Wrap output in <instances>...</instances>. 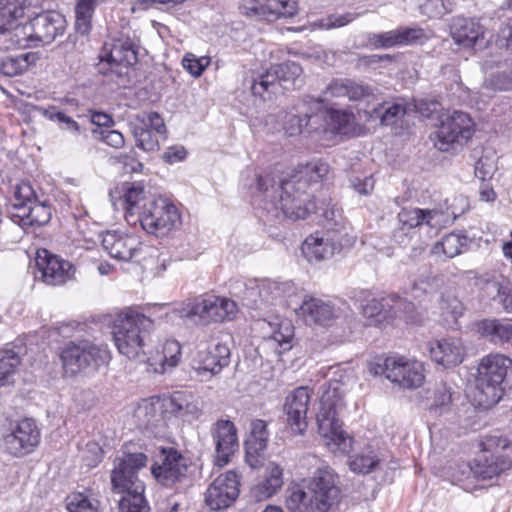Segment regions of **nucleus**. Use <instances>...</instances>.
I'll return each instance as SVG.
<instances>
[{"mask_svg":"<svg viewBox=\"0 0 512 512\" xmlns=\"http://www.w3.org/2000/svg\"><path fill=\"white\" fill-rule=\"evenodd\" d=\"M257 190L255 201L258 206L274 218L283 216L296 221L305 219L316 209L312 191L290 177L275 186L270 177L259 176Z\"/></svg>","mask_w":512,"mask_h":512,"instance_id":"f257e3e1","label":"nucleus"},{"mask_svg":"<svg viewBox=\"0 0 512 512\" xmlns=\"http://www.w3.org/2000/svg\"><path fill=\"white\" fill-rule=\"evenodd\" d=\"M342 498L339 475L329 466L315 469L303 480V487H295L286 498L289 512H329Z\"/></svg>","mask_w":512,"mask_h":512,"instance_id":"f03ea898","label":"nucleus"},{"mask_svg":"<svg viewBox=\"0 0 512 512\" xmlns=\"http://www.w3.org/2000/svg\"><path fill=\"white\" fill-rule=\"evenodd\" d=\"M147 464L144 453H132L116 459L110 474L111 492L120 495V512H149L150 507L144 497L145 486L138 477V471Z\"/></svg>","mask_w":512,"mask_h":512,"instance_id":"7ed1b4c3","label":"nucleus"},{"mask_svg":"<svg viewBox=\"0 0 512 512\" xmlns=\"http://www.w3.org/2000/svg\"><path fill=\"white\" fill-rule=\"evenodd\" d=\"M153 329V320L144 314L133 310L118 314L112 332L118 351L128 359L150 361L145 347Z\"/></svg>","mask_w":512,"mask_h":512,"instance_id":"20e7f679","label":"nucleus"},{"mask_svg":"<svg viewBox=\"0 0 512 512\" xmlns=\"http://www.w3.org/2000/svg\"><path fill=\"white\" fill-rule=\"evenodd\" d=\"M343 407L339 384L330 385L320 398L316 421L324 444L333 452L348 453L352 448V439L342 429V422L338 417Z\"/></svg>","mask_w":512,"mask_h":512,"instance_id":"39448f33","label":"nucleus"},{"mask_svg":"<svg viewBox=\"0 0 512 512\" xmlns=\"http://www.w3.org/2000/svg\"><path fill=\"white\" fill-rule=\"evenodd\" d=\"M476 389L481 394L480 403L497 404L506 390L512 388V359L500 353L483 357L477 368Z\"/></svg>","mask_w":512,"mask_h":512,"instance_id":"423d86ee","label":"nucleus"},{"mask_svg":"<svg viewBox=\"0 0 512 512\" xmlns=\"http://www.w3.org/2000/svg\"><path fill=\"white\" fill-rule=\"evenodd\" d=\"M250 89L254 96L271 100L282 90L295 89L302 85V67L292 61L273 65L264 72L252 73Z\"/></svg>","mask_w":512,"mask_h":512,"instance_id":"0eeeda50","label":"nucleus"},{"mask_svg":"<svg viewBox=\"0 0 512 512\" xmlns=\"http://www.w3.org/2000/svg\"><path fill=\"white\" fill-rule=\"evenodd\" d=\"M41 432L32 418L9 419L0 429V445L16 458L33 453L39 446Z\"/></svg>","mask_w":512,"mask_h":512,"instance_id":"6e6552de","label":"nucleus"},{"mask_svg":"<svg viewBox=\"0 0 512 512\" xmlns=\"http://www.w3.org/2000/svg\"><path fill=\"white\" fill-rule=\"evenodd\" d=\"M66 28L65 17L56 11L37 14L29 24L14 32L16 43L23 47H37L52 43Z\"/></svg>","mask_w":512,"mask_h":512,"instance_id":"1a4fd4ad","label":"nucleus"},{"mask_svg":"<svg viewBox=\"0 0 512 512\" xmlns=\"http://www.w3.org/2000/svg\"><path fill=\"white\" fill-rule=\"evenodd\" d=\"M139 43L134 32L120 31L106 41L100 51L101 62H107L111 73L127 77L130 68L138 61Z\"/></svg>","mask_w":512,"mask_h":512,"instance_id":"9d476101","label":"nucleus"},{"mask_svg":"<svg viewBox=\"0 0 512 512\" xmlns=\"http://www.w3.org/2000/svg\"><path fill=\"white\" fill-rule=\"evenodd\" d=\"M136 221L147 233L162 237L180 223V215L177 207L167 199L151 198L143 204L133 223Z\"/></svg>","mask_w":512,"mask_h":512,"instance_id":"9b49d317","label":"nucleus"},{"mask_svg":"<svg viewBox=\"0 0 512 512\" xmlns=\"http://www.w3.org/2000/svg\"><path fill=\"white\" fill-rule=\"evenodd\" d=\"M110 353L106 346L88 340L70 342L61 353L63 366L75 374L83 369L97 370L108 363Z\"/></svg>","mask_w":512,"mask_h":512,"instance_id":"f8f14e48","label":"nucleus"},{"mask_svg":"<svg viewBox=\"0 0 512 512\" xmlns=\"http://www.w3.org/2000/svg\"><path fill=\"white\" fill-rule=\"evenodd\" d=\"M474 132V122L462 111L442 115L435 131L434 145L440 151H449L456 144L467 142Z\"/></svg>","mask_w":512,"mask_h":512,"instance_id":"ddd939ff","label":"nucleus"},{"mask_svg":"<svg viewBox=\"0 0 512 512\" xmlns=\"http://www.w3.org/2000/svg\"><path fill=\"white\" fill-rule=\"evenodd\" d=\"M237 313V304L228 298L205 295L189 305L185 316L197 317L201 324L232 320Z\"/></svg>","mask_w":512,"mask_h":512,"instance_id":"4468645a","label":"nucleus"},{"mask_svg":"<svg viewBox=\"0 0 512 512\" xmlns=\"http://www.w3.org/2000/svg\"><path fill=\"white\" fill-rule=\"evenodd\" d=\"M188 460L174 448H162L156 456L151 473L165 487L181 483L187 476Z\"/></svg>","mask_w":512,"mask_h":512,"instance_id":"2eb2a0df","label":"nucleus"},{"mask_svg":"<svg viewBox=\"0 0 512 512\" xmlns=\"http://www.w3.org/2000/svg\"><path fill=\"white\" fill-rule=\"evenodd\" d=\"M35 263L37 269L35 277L50 286L65 284L73 278L75 272L69 261L51 254L46 249L37 252Z\"/></svg>","mask_w":512,"mask_h":512,"instance_id":"dca6fc26","label":"nucleus"},{"mask_svg":"<svg viewBox=\"0 0 512 512\" xmlns=\"http://www.w3.org/2000/svg\"><path fill=\"white\" fill-rule=\"evenodd\" d=\"M240 477L235 471L219 475L209 485L205 493V503L211 510L230 507L240 493Z\"/></svg>","mask_w":512,"mask_h":512,"instance_id":"f3484780","label":"nucleus"},{"mask_svg":"<svg viewBox=\"0 0 512 512\" xmlns=\"http://www.w3.org/2000/svg\"><path fill=\"white\" fill-rule=\"evenodd\" d=\"M343 235L330 234L326 231L323 236L310 235L303 242L301 251L309 262L327 260L339 253L342 248L352 245V238H342Z\"/></svg>","mask_w":512,"mask_h":512,"instance_id":"a211bd4d","label":"nucleus"},{"mask_svg":"<svg viewBox=\"0 0 512 512\" xmlns=\"http://www.w3.org/2000/svg\"><path fill=\"white\" fill-rule=\"evenodd\" d=\"M210 433L215 444V464L223 467L239 448L237 429L232 421L220 419L212 425Z\"/></svg>","mask_w":512,"mask_h":512,"instance_id":"6ab92c4d","label":"nucleus"},{"mask_svg":"<svg viewBox=\"0 0 512 512\" xmlns=\"http://www.w3.org/2000/svg\"><path fill=\"white\" fill-rule=\"evenodd\" d=\"M241 11L250 18L273 21L294 16L296 7L290 0H243Z\"/></svg>","mask_w":512,"mask_h":512,"instance_id":"aec40b11","label":"nucleus"},{"mask_svg":"<svg viewBox=\"0 0 512 512\" xmlns=\"http://www.w3.org/2000/svg\"><path fill=\"white\" fill-rule=\"evenodd\" d=\"M312 391L308 387H298L289 393L285 399L284 412L287 424L294 433L302 435L308 426L307 412Z\"/></svg>","mask_w":512,"mask_h":512,"instance_id":"412c9836","label":"nucleus"},{"mask_svg":"<svg viewBox=\"0 0 512 512\" xmlns=\"http://www.w3.org/2000/svg\"><path fill=\"white\" fill-rule=\"evenodd\" d=\"M345 97L351 101L370 103L375 95L368 85L359 84L350 79H335L326 87L317 101L324 103L333 98Z\"/></svg>","mask_w":512,"mask_h":512,"instance_id":"4be33fe9","label":"nucleus"},{"mask_svg":"<svg viewBox=\"0 0 512 512\" xmlns=\"http://www.w3.org/2000/svg\"><path fill=\"white\" fill-rule=\"evenodd\" d=\"M297 314L309 325L328 326L338 316V310L330 300L306 296Z\"/></svg>","mask_w":512,"mask_h":512,"instance_id":"5701e85b","label":"nucleus"},{"mask_svg":"<svg viewBox=\"0 0 512 512\" xmlns=\"http://www.w3.org/2000/svg\"><path fill=\"white\" fill-rule=\"evenodd\" d=\"M102 247L115 259L121 261L131 260L140 249L141 242L135 235L118 231H108L102 236Z\"/></svg>","mask_w":512,"mask_h":512,"instance_id":"b1692460","label":"nucleus"},{"mask_svg":"<svg viewBox=\"0 0 512 512\" xmlns=\"http://www.w3.org/2000/svg\"><path fill=\"white\" fill-rule=\"evenodd\" d=\"M440 213L437 210H425L420 208H403L397 216L398 228L393 232L395 241L403 243L412 229L426 224L430 227H435L437 222L435 218Z\"/></svg>","mask_w":512,"mask_h":512,"instance_id":"393cba45","label":"nucleus"},{"mask_svg":"<svg viewBox=\"0 0 512 512\" xmlns=\"http://www.w3.org/2000/svg\"><path fill=\"white\" fill-rule=\"evenodd\" d=\"M424 36L420 28L399 27L382 33H370L369 44L375 49H388L396 46L411 45Z\"/></svg>","mask_w":512,"mask_h":512,"instance_id":"a878e982","label":"nucleus"},{"mask_svg":"<svg viewBox=\"0 0 512 512\" xmlns=\"http://www.w3.org/2000/svg\"><path fill=\"white\" fill-rule=\"evenodd\" d=\"M230 349L224 343H216L206 350L198 351L195 360L198 375L209 373L210 376L219 374L230 363Z\"/></svg>","mask_w":512,"mask_h":512,"instance_id":"bb28decb","label":"nucleus"},{"mask_svg":"<svg viewBox=\"0 0 512 512\" xmlns=\"http://www.w3.org/2000/svg\"><path fill=\"white\" fill-rule=\"evenodd\" d=\"M477 334L494 345L512 346V321L486 318L474 323Z\"/></svg>","mask_w":512,"mask_h":512,"instance_id":"cd10ccee","label":"nucleus"},{"mask_svg":"<svg viewBox=\"0 0 512 512\" xmlns=\"http://www.w3.org/2000/svg\"><path fill=\"white\" fill-rule=\"evenodd\" d=\"M511 460L503 455L483 454L475 459L474 465L463 464V473L472 474L478 480H488L499 476L511 468Z\"/></svg>","mask_w":512,"mask_h":512,"instance_id":"c85d7f7f","label":"nucleus"},{"mask_svg":"<svg viewBox=\"0 0 512 512\" xmlns=\"http://www.w3.org/2000/svg\"><path fill=\"white\" fill-rule=\"evenodd\" d=\"M424 370L420 362L397 357L393 374L388 380L404 389L418 388L424 382Z\"/></svg>","mask_w":512,"mask_h":512,"instance_id":"c756f323","label":"nucleus"},{"mask_svg":"<svg viewBox=\"0 0 512 512\" xmlns=\"http://www.w3.org/2000/svg\"><path fill=\"white\" fill-rule=\"evenodd\" d=\"M431 358L444 367H454L463 361L464 347L459 338H446L430 343Z\"/></svg>","mask_w":512,"mask_h":512,"instance_id":"7c9ffc66","label":"nucleus"},{"mask_svg":"<svg viewBox=\"0 0 512 512\" xmlns=\"http://www.w3.org/2000/svg\"><path fill=\"white\" fill-rule=\"evenodd\" d=\"M485 30L479 22L464 17H457L450 26V34L456 44L472 48L484 38Z\"/></svg>","mask_w":512,"mask_h":512,"instance_id":"2f4dec72","label":"nucleus"},{"mask_svg":"<svg viewBox=\"0 0 512 512\" xmlns=\"http://www.w3.org/2000/svg\"><path fill=\"white\" fill-rule=\"evenodd\" d=\"M34 196L35 191L29 182H21L15 187L9 214L12 221L23 228L28 227L30 201Z\"/></svg>","mask_w":512,"mask_h":512,"instance_id":"473e14b6","label":"nucleus"},{"mask_svg":"<svg viewBox=\"0 0 512 512\" xmlns=\"http://www.w3.org/2000/svg\"><path fill=\"white\" fill-rule=\"evenodd\" d=\"M315 211L323 218V226L327 233H341L344 234L342 238H352V241L354 240V237L349 233V227L343 218L342 210L332 199H323L319 206L316 205Z\"/></svg>","mask_w":512,"mask_h":512,"instance_id":"72a5a7b5","label":"nucleus"},{"mask_svg":"<svg viewBox=\"0 0 512 512\" xmlns=\"http://www.w3.org/2000/svg\"><path fill=\"white\" fill-rule=\"evenodd\" d=\"M283 485V470L280 466L272 464L265 477L254 484L250 490V498L261 502L275 495Z\"/></svg>","mask_w":512,"mask_h":512,"instance_id":"f704fd0d","label":"nucleus"},{"mask_svg":"<svg viewBox=\"0 0 512 512\" xmlns=\"http://www.w3.org/2000/svg\"><path fill=\"white\" fill-rule=\"evenodd\" d=\"M268 442L267 424L264 420L256 419L251 423V435L246 441V458L251 467L258 464L257 456L263 452Z\"/></svg>","mask_w":512,"mask_h":512,"instance_id":"c9c22d12","label":"nucleus"},{"mask_svg":"<svg viewBox=\"0 0 512 512\" xmlns=\"http://www.w3.org/2000/svg\"><path fill=\"white\" fill-rule=\"evenodd\" d=\"M166 407L172 414L188 420L197 419L201 414L199 401L193 394L184 391L174 392Z\"/></svg>","mask_w":512,"mask_h":512,"instance_id":"e433bc0d","label":"nucleus"},{"mask_svg":"<svg viewBox=\"0 0 512 512\" xmlns=\"http://www.w3.org/2000/svg\"><path fill=\"white\" fill-rule=\"evenodd\" d=\"M233 289L243 306L254 310L267 308L261 281L249 280L247 282H237L233 286Z\"/></svg>","mask_w":512,"mask_h":512,"instance_id":"4c0bfd02","label":"nucleus"},{"mask_svg":"<svg viewBox=\"0 0 512 512\" xmlns=\"http://www.w3.org/2000/svg\"><path fill=\"white\" fill-rule=\"evenodd\" d=\"M146 361L156 373L164 374L176 367L181 360V345L176 340H166L163 344L161 354L156 357H149Z\"/></svg>","mask_w":512,"mask_h":512,"instance_id":"58836bf2","label":"nucleus"},{"mask_svg":"<svg viewBox=\"0 0 512 512\" xmlns=\"http://www.w3.org/2000/svg\"><path fill=\"white\" fill-rule=\"evenodd\" d=\"M152 196H147L144 185L141 182H133L129 184L123 195V205L125 209V217L128 222L134 220L135 216L139 217V212L143 204L149 201Z\"/></svg>","mask_w":512,"mask_h":512,"instance_id":"ea45409f","label":"nucleus"},{"mask_svg":"<svg viewBox=\"0 0 512 512\" xmlns=\"http://www.w3.org/2000/svg\"><path fill=\"white\" fill-rule=\"evenodd\" d=\"M329 172V165L321 160H314L301 165L290 178L311 191V186L318 184Z\"/></svg>","mask_w":512,"mask_h":512,"instance_id":"a19ab883","label":"nucleus"},{"mask_svg":"<svg viewBox=\"0 0 512 512\" xmlns=\"http://www.w3.org/2000/svg\"><path fill=\"white\" fill-rule=\"evenodd\" d=\"M25 351V347L15 343L0 351V388L10 382V377L16 372Z\"/></svg>","mask_w":512,"mask_h":512,"instance_id":"79ce46f5","label":"nucleus"},{"mask_svg":"<svg viewBox=\"0 0 512 512\" xmlns=\"http://www.w3.org/2000/svg\"><path fill=\"white\" fill-rule=\"evenodd\" d=\"M43 115L50 121L56 123L60 130L79 136L86 132L85 126L68 115L65 111L56 106H49L43 110Z\"/></svg>","mask_w":512,"mask_h":512,"instance_id":"37998d69","label":"nucleus"},{"mask_svg":"<svg viewBox=\"0 0 512 512\" xmlns=\"http://www.w3.org/2000/svg\"><path fill=\"white\" fill-rule=\"evenodd\" d=\"M262 291L267 307L291 297L295 293V286L292 282H277L262 280Z\"/></svg>","mask_w":512,"mask_h":512,"instance_id":"c03bdc74","label":"nucleus"},{"mask_svg":"<svg viewBox=\"0 0 512 512\" xmlns=\"http://www.w3.org/2000/svg\"><path fill=\"white\" fill-rule=\"evenodd\" d=\"M68 512H102L100 501L92 494L74 492L65 498Z\"/></svg>","mask_w":512,"mask_h":512,"instance_id":"a18cd8bd","label":"nucleus"},{"mask_svg":"<svg viewBox=\"0 0 512 512\" xmlns=\"http://www.w3.org/2000/svg\"><path fill=\"white\" fill-rule=\"evenodd\" d=\"M133 417L141 429H152L161 419L158 405L150 400H143L134 410Z\"/></svg>","mask_w":512,"mask_h":512,"instance_id":"49530a36","label":"nucleus"},{"mask_svg":"<svg viewBox=\"0 0 512 512\" xmlns=\"http://www.w3.org/2000/svg\"><path fill=\"white\" fill-rule=\"evenodd\" d=\"M483 292L507 312H512V286L502 285L496 280H487Z\"/></svg>","mask_w":512,"mask_h":512,"instance_id":"de8ad7c7","label":"nucleus"},{"mask_svg":"<svg viewBox=\"0 0 512 512\" xmlns=\"http://www.w3.org/2000/svg\"><path fill=\"white\" fill-rule=\"evenodd\" d=\"M98 0H78L75 7V28L78 34L85 36L91 28V18Z\"/></svg>","mask_w":512,"mask_h":512,"instance_id":"09e8293b","label":"nucleus"},{"mask_svg":"<svg viewBox=\"0 0 512 512\" xmlns=\"http://www.w3.org/2000/svg\"><path fill=\"white\" fill-rule=\"evenodd\" d=\"M33 57L30 53H21L17 55L6 56L0 65V71L9 77H13L25 72L29 65V59Z\"/></svg>","mask_w":512,"mask_h":512,"instance_id":"8fccbe9b","label":"nucleus"},{"mask_svg":"<svg viewBox=\"0 0 512 512\" xmlns=\"http://www.w3.org/2000/svg\"><path fill=\"white\" fill-rule=\"evenodd\" d=\"M28 227H40L47 224L52 216L51 206L46 201H38L36 195L30 201Z\"/></svg>","mask_w":512,"mask_h":512,"instance_id":"3c124183","label":"nucleus"},{"mask_svg":"<svg viewBox=\"0 0 512 512\" xmlns=\"http://www.w3.org/2000/svg\"><path fill=\"white\" fill-rule=\"evenodd\" d=\"M380 463L374 451H363L350 460V469L357 473L368 474L372 472Z\"/></svg>","mask_w":512,"mask_h":512,"instance_id":"603ef678","label":"nucleus"},{"mask_svg":"<svg viewBox=\"0 0 512 512\" xmlns=\"http://www.w3.org/2000/svg\"><path fill=\"white\" fill-rule=\"evenodd\" d=\"M481 445L483 452L512 448V432L493 431L484 437Z\"/></svg>","mask_w":512,"mask_h":512,"instance_id":"864d4df0","label":"nucleus"},{"mask_svg":"<svg viewBox=\"0 0 512 512\" xmlns=\"http://www.w3.org/2000/svg\"><path fill=\"white\" fill-rule=\"evenodd\" d=\"M466 245V236L457 233H449L442 238L441 242L437 243L436 248L440 246L443 253L448 258H453L461 254Z\"/></svg>","mask_w":512,"mask_h":512,"instance_id":"5fc2aeb1","label":"nucleus"},{"mask_svg":"<svg viewBox=\"0 0 512 512\" xmlns=\"http://www.w3.org/2000/svg\"><path fill=\"white\" fill-rule=\"evenodd\" d=\"M452 403V391L445 383H440L436 390L430 412L440 416L449 411Z\"/></svg>","mask_w":512,"mask_h":512,"instance_id":"6e6d98bb","label":"nucleus"},{"mask_svg":"<svg viewBox=\"0 0 512 512\" xmlns=\"http://www.w3.org/2000/svg\"><path fill=\"white\" fill-rule=\"evenodd\" d=\"M133 136L136 141V146L145 152H154L159 149L158 138L153 134L150 129L136 125L133 128Z\"/></svg>","mask_w":512,"mask_h":512,"instance_id":"4d7b16f0","label":"nucleus"},{"mask_svg":"<svg viewBox=\"0 0 512 512\" xmlns=\"http://www.w3.org/2000/svg\"><path fill=\"white\" fill-rule=\"evenodd\" d=\"M328 116L333 130L340 134L348 133L349 127L354 122L353 114L346 110L331 109L328 112Z\"/></svg>","mask_w":512,"mask_h":512,"instance_id":"13d9d810","label":"nucleus"},{"mask_svg":"<svg viewBox=\"0 0 512 512\" xmlns=\"http://www.w3.org/2000/svg\"><path fill=\"white\" fill-rule=\"evenodd\" d=\"M24 14V7L12 3L0 8V34L5 33L14 21L22 18Z\"/></svg>","mask_w":512,"mask_h":512,"instance_id":"bf43d9fd","label":"nucleus"},{"mask_svg":"<svg viewBox=\"0 0 512 512\" xmlns=\"http://www.w3.org/2000/svg\"><path fill=\"white\" fill-rule=\"evenodd\" d=\"M483 90L503 91L512 89V76L509 72H499L490 75L483 83Z\"/></svg>","mask_w":512,"mask_h":512,"instance_id":"052dcab7","label":"nucleus"},{"mask_svg":"<svg viewBox=\"0 0 512 512\" xmlns=\"http://www.w3.org/2000/svg\"><path fill=\"white\" fill-rule=\"evenodd\" d=\"M210 61L211 59L208 56L197 57L192 53H187L182 60V64L192 76L199 77L209 66Z\"/></svg>","mask_w":512,"mask_h":512,"instance_id":"680f3d73","label":"nucleus"},{"mask_svg":"<svg viewBox=\"0 0 512 512\" xmlns=\"http://www.w3.org/2000/svg\"><path fill=\"white\" fill-rule=\"evenodd\" d=\"M497 169L494 153L483 154L475 164V175L485 181L491 178Z\"/></svg>","mask_w":512,"mask_h":512,"instance_id":"e2e57ef3","label":"nucleus"},{"mask_svg":"<svg viewBox=\"0 0 512 512\" xmlns=\"http://www.w3.org/2000/svg\"><path fill=\"white\" fill-rule=\"evenodd\" d=\"M397 357H376L369 363V372L374 376L393 374Z\"/></svg>","mask_w":512,"mask_h":512,"instance_id":"0e129e2a","label":"nucleus"},{"mask_svg":"<svg viewBox=\"0 0 512 512\" xmlns=\"http://www.w3.org/2000/svg\"><path fill=\"white\" fill-rule=\"evenodd\" d=\"M311 117L308 114H287L284 121V130L288 136L300 134L308 126Z\"/></svg>","mask_w":512,"mask_h":512,"instance_id":"69168bd1","label":"nucleus"},{"mask_svg":"<svg viewBox=\"0 0 512 512\" xmlns=\"http://www.w3.org/2000/svg\"><path fill=\"white\" fill-rule=\"evenodd\" d=\"M419 8L421 14L429 18H440L448 13L443 0H421Z\"/></svg>","mask_w":512,"mask_h":512,"instance_id":"338daca9","label":"nucleus"},{"mask_svg":"<svg viewBox=\"0 0 512 512\" xmlns=\"http://www.w3.org/2000/svg\"><path fill=\"white\" fill-rule=\"evenodd\" d=\"M394 61H395V56L390 55V54H383V55L372 54V55H363V56L359 57L360 65H362L364 67L372 68V69L386 67L387 65L391 64Z\"/></svg>","mask_w":512,"mask_h":512,"instance_id":"774afa93","label":"nucleus"}]
</instances>
